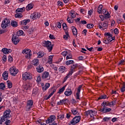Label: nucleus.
Returning a JSON list of instances; mask_svg holds the SVG:
<instances>
[{"mask_svg":"<svg viewBox=\"0 0 125 125\" xmlns=\"http://www.w3.org/2000/svg\"><path fill=\"white\" fill-rule=\"evenodd\" d=\"M33 79V75L29 72H25L22 73V80L23 81H29Z\"/></svg>","mask_w":125,"mask_h":125,"instance_id":"f257e3e1","label":"nucleus"},{"mask_svg":"<svg viewBox=\"0 0 125 125\" xmlns=\"http://www.w3.org/2000/svg\"><path fill=\"white\" fill-rule=\"evenodd\" d=\"M81 117L80 116H75L73 119L69 122V125H75L78 123H80Z\"/></svg>","mask_w":125,"mask_h":125,"instance_id":"f03ea898","label":"nucleus"},{"mask_svg":"<svg viewBox=\"0 0 125 125\" xmlns=\"http://www.w3.org/2000/svg\"><path fill=\"white\" fill-rule=\"evenodd\" d=\"M43 46L46 47L47 49L49 52L52 50V44H51V42L49 41H45L44 42H43Z\"/></svg>","mask_w":125,"mask_h":125,"instance_id":"7ed1b4c3","label":"nucleus"},{"mask_svg":"<svg viewBox=\"0 0 125 125\" xmlns=\"http://www.w3.org/2000/svg\"><path fill=\"white\" fill-rule=\"evenodd\" d=\"M10 25V20L5 18L2 22L1 27L2 29H5V28L8 27Z\"/></svg>","mask_w":125,"mask_h":125,"instance_id":"20e7f679","label":"nucleus"},{"mask_svg":"<svg viewBox=\"0 0 125 125\" xmlns=\"http://www.w3.org/2000/svg\"><path fill=\"white\" fill-rule=\"evenodd\" d=\"M10 113H11V111H10V109H7L4 112L3 115L2 117L5 121H7L8 119H10V117H11Z\"/></svg>","mask_w":125,"mask_h":125,"instance_id":"39448f33","label":"nucleus"},{"mask_svg":"<svg viewBox=\"0 0 125 125\" xmlns=\"http://www.w3.org/2000/svg\"><path fill=\"white\" fill-rule=\"evenodd\" d=\"M10 73L12 76L15 77L19 71L15 66H12L10 68Z\"/></svg>","mask_w":125,"mask_h":125,"instance_id":"423d86ee","label":"nucleus"},{"mask_svg":"<svg viewBox=\"0 0 125 125\" xmlns=\"http://www.w3.org/2000/svg\"><path fill=\"white\" fill-rule=\"evenodd\" d=\"M98 27L101 30H105L108 28V22L105 21L103 23H98Z\"/></svg>","mask_w":125,"mask_h":125,"instance_id":"0eeeda50","label":"nucleus"},{"mask_svg":"<svg viewBox=\"0 0 125 125\" xmlns=\"http://www.w3.org/2000/svg\"><path fill=\"white\" fill-rule=\"evenodd\" d=\"M20 41V40H19L18 35H16L15 34L13 35V36L12 37V42L14 44H17Z\"/></svg>","mask_w":125,"mask_h":125,"instance_id":"6e6552de","label":"nucleus"},{"mask_svg":"<svg viewBox=\"0 0 125 125\" xmlns=\"http://www.w3.org/2000/svg\"><path fill=\"white\" fill-rule=\"evenodd\" d=\"M56 117L54 115H51L49 117L47 120L46 121V124H50L54 122V120H56Z\"/></svg>","mask_w":125,"mask_h":125,"instance_id":"1a4fd4ad","label":"nucleus"},{"mask_svg":"<svg viewBox=\"0 0 125 125\" xmlns=\"http://www.w3.org/2000/svg\"><path fill=\"white\" fill-rule=\"evenodd\" d=\"M30 17L33 20H36V19L40 18V13L34 12L31 15Z\"/></svg>","mask_w":125,"mask_h":125,"instance_id":"9d476101","label":"nucleus"},{"mask_svg":"<svg viewBox=\"0 0 125 125\" xmlns=\"http://www.w3.org/2000/svg\"><path fill=\"white\" fill-rule=\"evenodd\" d=\"M105 36H106L107 40L108 42H112L115 40V37L112 36V34H110L109 33H105Z\"/></svg>","mask_w":125,"mask_h":125,"instance_id":"9b49d317","label":"nucleus"},{"mask_svg":"<svg viewBox=\"0 0 125 125\" xmlns=\"http://www.w3.org/2000/svg\"><path fill=\"white\" fill-rule=\"evenodd\" d=\"M82 87H83V86L80 85L77 88V92L76 93V99L77 100H80V94L81 93V89H82Z\"/></svg>","mask_w":125,"mask_h":125,"instance_id":"f8f14e48","label":"nucleus"},{"mask_svg":"<svg viewBox=\"0 0 125 125\" xmlns=\"http://www.w3.org/2000/svg\"><path fill=\"white\" fill-rule=\"evenodd\" d=\"M33 103H34L32 100H29L27 101V104L26 105V109L27 110H30V109L32 108Z\"/></svg>","mask_w":125,"mask_h":125,"instance_id":"ddd939ff","label":"nucleus"},{"mask_svg":"<svg viewBox=\"0 0 125 125\" xmlns=\"http://www.w3.org/2000/svg\"><path fill=\"white\" fill-rule=\"evenodd\" d=\"M32 84L31 83H27L26 84L23 86L24 90H29L32 87Z\"/></svg>","mask_w":125,"mask_h":125,"instance_id":"4468645a","label":"nucleus"},{"mask_svg":"<svg viewBox=\"0 0 125 125\" xmlns=\"http://www.w3.org/2000/svg\"><path fill=\"white\" fill-rule=\"evenodd\" d=\"M71 29L72 31L73 35L77 38L78 37V30H77V28L74 26H72Z\"/></svg>","mask_w":125,"mask_h":125,"instance_id":"2eb2a0df","label":"nucleus"},{"mask_svg":"<svg viewBox=\"0 0 125 125\" xmlns=\"http://www.w3.org/2000/svg\"><path fill=\"white\" fill-rule=\"evenodd\" d=\"M64 95L65 96H70L72 95V89L70 87L66 89L65 91L64 92Z\"/></svg>","mask_w":125,"mask_h":125,"instance_id":"dca6fc26","label":"nucleus"},{"mask_svg":"<svg viewBox=\"0 0 125 125\" xmlns=\"http://www.w3.org/2000/svg\"><path fill=\"white\" fill-rule=\"evenodd\" d=\"M12 50L10 49H8L6 48H3L2 49V52L4 53V54H9V53H11Z\"/></svg>","mask_w":125,"mask_h":125,"instance_id":"f3484780","label":"nucleus"},{"mask_svg":"<svg viewBox=\"0 0 125 125\" xmlns=\"http://www.w3.org/2000/svg\"><path fill=\"white\" fill-rule=\"evenodd\" d=\"M2 77L4 81H7L8 79V71H4L2 74Z\"/></svg>","mask_w":125,"mask_h":125,"instance_id":"a211bd4d","label":"nucleus"},{"mask_svg":"<svg viewBox=\"0 0 125 125\" xmlns=\"http://www.w3.org/2000/svg\"><path fill=\"white\" fill-rule=\"evenodd\" d=\"M112 110V109L108 107H103L101 111L102 112V113H109V112H111Z\"/></svg>","mask_w":125,"mask_h":125,"instance_id":"6ab92c4d","label":"nucleus"},{"mask_svg":"<svg viewBox=\"0 0 125 125\" xmlns=\"http://www.w3.org/2000/svg\"><path fill=\"white\" fill-rule=\"evenodd\" d=\"M73 73L74 71L73 69H70V71L68 72V74H67L66 76L64 78V82H66V80H68V78H70Z\"/></svg>","mask_w":125,"mask_h":125,"instance_id":"aec40b11","label":"nucleus"},{"mask_svg":"<svg viewBox=\"0 0 125 125\" xmlns=\"http://www.w3.org/2000/svg\"><path fill=\"white\" fill-rule=\"evenodd\" d=\"M30 22V20L27 19V20H24L23 21H21L20 22V24L21 26H24L25 25H27L28 23Z\"/></svg>","mask_w":125,"mask_h":125,"instance_id":"412c9836","label":"nucleus"},{"mask_svg":"<svg viewBox=\"0 0 125 125\" xmlns=\"http://www.w3.org/2000/svg\"><path fill=\"white\" fill-rule=\"evenodd\" d=\"M69 15H70V17L72 19H74V18H76L77 13L74 11H71L69 13Z\"/></svg>","mask_w":125,"mask_h":125,"instance_id":"4be33fe9","label":"nucleus"},{"mask_svg":"<svg viewBox=\"0 0 125 125\" xmlns=\"http://www.w3.org/2000/svg\"><path fill=\"white\" fill-rule=\"evenodd\" d=\"M36 71L38 73H42L43 72V67L42 65H39L36 68Z\"/></svg>","mask_w":125,"mask_h":125,"instance_id":"5701e85b","label":"nucleus"},{"mask_svg":"<svg viewBox=\"0 0 125 125\" xmlns=\"http://www.w3.org/2000/svg\"><path fill=\"white\" fill-rule=\"evenodd\" d=\"M49 77V72H44L42 74V79H47V78Z\"/></svg>","mask_w":125,"mask_h":125,"instance_id":"b1692460","label":"nucleus"},{"mask_svg":"<svg viewBox=\"0 0 125 125\" xmlns=\"http://www.w3.org/2000/svg\"><path fill=\"white\" fill-rule=\"evenodd\" d=\"M49 86H50V84L49 83H46L45 86H42V89L43 91L44 92L47 89H48Z\"/></svg>","mask_w":125,"mask_h":125,"instance_id":"393cba45","label":"nucleus"},{"mask_svg":"<svg viewBox=\"0 0 125 125\" xmlns=\"http://www.w3.org/2000/svg\"><path fill=\"white\" fill-rule=\"evenodd\" d=\"M71 111L73 115H79V111H78V109L72 108Z\"/></svg>","mask_w":125,"mask_h":125,"instance_id":"a878e982","label":"nucleus"},{"mask_svg":"<svg viewBox=\"0 0 125 125\" xmlns=\"http://www.w3.org/2000/svg\"><path fill=\"white\" fill-rule=\"evenodd\" d=\"M66 67L64 66H60L59 68V71L61 73H64V72L66 71Z\"/></svg>","mask_w":125,"mask_h":125,"instance_id":"bb28decb","label":"nucleus"},{"mask_svg":"<svg viewBox=\"0 0 125 125\" xmlns=\"http://www.w3.org/2000/svg\"><path fill=\"white\" fill-rule=\"evenodd\" d=\"M39 63V59H34L32 62V65H34V66H38Z\"/></svg>","mask_w":125,"mask_h":125,"instance_id":"cd10ccee","label":"nucleus"},{"mask_svg":"<svg viewBox=\"0 0 125 125\" xmlns=\"http://www.w3.org/2000/svg\"><path fill=\"white\" fill-rule=\"evenodd\" d=\"M33 6H34V4L33 3L28 4L26 7V10H27V11H29V10H31V9L33 8Z\"/></svg>","mask_w":125,"mask_h":125,"instance_id":"c85d7f7f","label":"nucleus"},{"mask_svg":"<svg viewBox=\"0 0 125 125\" xmlns=\"http://www.w3.org/2000/svg\"><path fill=\"white\" fill-rule=\"evenodd\" d=\"M65 88H66V85L63 86L62 88L60 89L58 92V94H61L64 92V90H65Z\"/></svg>","mask_w":125,"mask_h":125,"instance_id":"c756f323","label":"nucleus"},{"mask_svg":"<svg viewBox=\"0 0 125 125\" xmlns=\"http://www.w3.org/2000/svg\"><path fill=\"white\" fill-rule=\"evenodd\" d=\"M53 56H54V55H50L48 57V63L49 64H52V61H53Z\"/></svg>","mask_w":125,"mask_h":125,"instance_id":"7c9ffc66","label":"nucleus"},{"mask_svg":"<svg viewBox=\"0 0 125 125\" xmlns=\"http://www.w3.org/2000/svg\"><path fill=\"white\" fill-rule=\"evenodd\" d=\"M96 113L97 112L95 111L90 110V117L93 118L96 115Z\"/></svg>","mask_w":125,"mask_h":125,"instance_id":"2f4dec72","label":"nucleus"},{"mask_svg":"<svg viewBox=\"0 0 125 125\" xmlns=\"http://www.w3.org/2000/svg\"><path fill=\"white\" fill-rule=\"evenodd\" d=\"M30 52H32V51L30 49H25L22 51V53L23 54H27L30 53Z\"/></svg>","mask_w":125,"mask_h":125,"instance_id":"473e14b6","label":"nucleus"},{"mask_svg":"<svg viewBox=\"0 0 125 125\" xmlns=\"http://www.w3.org/2000/svg\"><path fill=\"white\" fill-rule=\"evenodd\" d=\"M11 25L12 27H17V26H18V23L16 21H13L11 22Z\"/></svg>","mask_w":125,"mask_h":125,"instance_id":"72a5a7b5","label":"nucleus"},{"mask_svg":"<svg viewBox=\"0 0 125 125\" xmlns=\"http://www.w3.org/2000/svg\"><path fill=\"white\" fill-rule=\"evenodd\" d=\"M38 58H42L44 56V53L42 52H39L37 53Z\"/></svg>","mask_w":125,"mask_h":125,"instance_id":"f704fd0d","label":"nucleus"},{"mask_svg":"<svg viewBox=\"0 0 125 125\" xmlns=\"http://www.w3.org/2000/svg\"><path fill=\"white\" fill-rule=\"evenodd\" d=\"M102 106H103V107L109 106V102L104 101L102 104Z\"/></svg>","mask_w":125,"mask_h":125,"instance_id":"c9c22d12","label":"nucleus"},{"mask_svg":"<svg viewBox=\"0 0 125 125\" xmlns=\"http://www.w3.org/2000/svg\"><path fill=\"white\" fill-rule=\"evenodd\" d=\"M66 99L61 100L57 103L58 105H63L66 102Z\"/></svg>","mask_w":125,"mask_h":125,"instance_id":"e433bc0d","label":"nucleus"},{"mask_svg":"<svg viewBox=\"0 0 125 125\" xmlns=\"http://www.w3.org/2000/svg\"><path fill=\"white\" fill-rule=\"evenodd\" d=\"M103 8V5H99L98 8V10L97 12L98 13L100 14L101 12H102V9Z\"/></svg>","mask_w":125,"mask_h":125,"instance_id":"4c0bfd02","label":"nucleus"},{"mask_svg":"<svg viewBox=\"0 0 125 125\" xmlns=\"http://www.w3.org/2000/svg\"><path fill=\"white\" fill-rule=\"evenodd\" d=\"M70 36H69V32H65V35H63V39L64 40H65V41H67L68 39L69 38Z\"/></svg>","mask_w":125,"mask_h":125,"instance_id":"58836bf2","label":"nucleus"},{"mask_svg":"<svg viewBox=\"0 0 125 125\" xmlns=\"http://www.w3.org/2000/svg\"><path fill=\"white\" fill-rule=\"evenodd\" d=\"M7 84L8 88H11V87H12V82H11V81H7Z\"/></svg>","mask_w":125,"mask_h":125,"instance_id":"ea45409f","label":"nucleus"},{"mask_svg":"<svg viewBox=\"0 0 125 125\" xmlns=\"http://www.w3.org/2000/svg\"><path fill=\"white\" fill-rule=\"evenodd\" d=\"M33 94H34L35 95H37L38 93H39V88H35L33 89L32 92Z\"/></svg>","mask_w":125,"mask_h":125,"instance_id":"a19ab883","label":"nucleus"},{"mask_svg":"<svg viewBox=\"0 0 125 125\" xmlns=\"http://www.w3.org/2000/svg\"><path fill=\"white\" fill-rule=\"evenodd\" d=\"M24 34V32L22 30H19L16 33V34H15L16 36H18V37H19V36H22Z\"/></svg>","mask_w":125,"mask_h":125,"instance_id":"79ce46f5","label":"nucleus"},{"mask_svg":"<svg viewBox=\"0 0 125 125\" xmlns=\"http://www.w3.org/2000/svg\"><path fill=\"white\" fill-rule=\"evenodd\" d=\"M67 21L69 24H72V23H74V19L72 18H67Z\"/></svg>","mask_w":125,"mask_h":125,"instance_id":"37998d69","label":"nucleus"},{"mask_svg":"<svg viewBox=\"0 0 125 125\" xmlns=\"http://www.w3.org/2000/svg\"><path fill=\"white\" fill-rule=\"evenodd\" d=\"M24 11H25V7L18 8L16 10V13H17V12H23Z\"/></svg>","mask_w":125,"mask_h":125,"instance_id":"c03bdc74","label":"nucleus"},{"mask_svg":"<svg viewBox=\"0 0 125 125\" xmlns=\"http://www.w3.org/2000/svg\"><path fill=\"white\" fill-rule=\"evenodd\" d=\"M15 17H16V18H22L23 15L21 13H17L15 15Z\"/></svg>","mask_w":125,"mask_h":125,"instance_id":"a18cd8bd","label":"nucleus"},{"mask_svg":"<svg viewBox=\"0 0 125 125\" xmlns=\"http://www.w3.org/2000/svg\"><path fill=\"white\" fill-rule=\"evenodd\" d=\"M65 64L67 66H69V65H71V64H74V61L73 60L67 61L66 62Z\"/></svg>","mask_w":125,"mask_h":125,"instance_id":"49530a36","label":"nucleus"},{"mask_svg":"<svg viewBox=\"0 0 125 125\" xmlns=\"http://www.w3.org/2000/svg\"><path fill=\"white\" fill-rule=\"evenodd\" d=\"M104 18L105 19H109V18L111 17V15H110L109 12H106V14H104Z\"/></svg>","mask_w":125,"mask_h":125,"instance_id":"de8ad7c7","label":"nucleus"},{"mask_svg":"<svg viewBox=\"0 0 125 125\" xmlns=\"http://www.w3.org/2000/svg\"><path fill=\"white\" fill-rule=\"evenodd\" d=\"M32 57V52L28 53L27 55H25V58L27 59H30Z\"/></svg>","mask_w":125,"mask_h":125,"instance_id":"09e8293b","label":"nucleus"},{"mask_svg":"<svg viewBox=\"0 0 125 125\" xmlns=\"http://www.w3.org/2000/svg\"><path fill=\"white\" fill-rule=\"evenodd\" d=\"M107 97V95H105V94H104V95H101L98 99L99 100H100V99H106V98Z\"/></svg>","mask_w":125,"mask_h":125,"instance_id":"8fccbe9b","label":"nucleus"},{"mask_svg":"<svg viewBox=\"0 0 125 125\" xmlns=\"http://www.w3.org/2000/svg\"><path fill=\"white\" fill-rule=\"evenodd\" d=\"M108 104H109V107H113V106H115V104H116V102L114 101L111 102H108Z\"/></svg>","mask_w":125,"mask_h":125,"instance_id":"3c124183","label":"nucleus"},{"mask_svg":"<svg viewBox=\"0 0 125 125\" xmlns=\"http://www.w3.org/2000/svg\"><path fill=\"white\" fill-rule=\"evenodd\" d=\"M94 27V25L92 23H89L87 25V28L88 29H91L92 28H93Z\"/></svg>","mask_w":125,"mask_h":125,"instance_id":"603ef678","label":"nucleus"},{"mask_svg":"<svg viewBox=\"0 0 125 125\" xmlns=\"http://www.w3.org/2000/svg\"><path fill=\"white\" fill-rule=\"evenodd\" d=\"M78 67V64H75L71 65V67L70 70H72V71H74L75 68H77Z\"/></svg>","mask_w":125,"mask_h":125,"instance_id":"864d4df0","label":"nucleus"},{"mask_svg":"<svg viewBox=\"0 0 125 125\" xmlns=\"http://www.w3.org/2000/svg\"><path fill=\"white\" fill-rule=\"evenodd\" d=\"M5 87V84L4 83H0V89H4Z\"/></svg>","mask_w":125,"mask_h":125,"instance_id":"5fc2aeb1","label":"nucleus"},{"mask_svg":"<svg viewBox=\"0 0 125 125\" xmlns=\"http://www.w3.org/2000/svg\"><path fill=\"white\" fill-rule=\"evenodd\" d=\"M111 120V118L110 117H104L103 118L104 122H109Z\"/></svg>","mask_w":125,"mask_h":125,"instance_id":"6e6d98bb","label":"nucleus"},{"mask_svg":"<svg viewBox=\"0 0 125 125\" xmlns=\"http://www.w3.org/2000/svg\"><path fill=\"white\" fill-rule=\"evenodd\" d=\"M3 122H5V120L2 116L1 117H0V125H2V123H3Z\"/></svg>","mask_w":125,"mask_h":125,"instance_id":"4d7b16f0","label":"nucleus"},{"mask_svg":"<svg viewBox=\"0 0 125 125\" xmlns=\"http://www.w3.org/2000/svg\"><path fill=\"white\" fill-rule=\"evenodd\" d=\"M73 58V56H72V54H67L66 56V60H68V59H72Z\"/></svg>","mask_w":125,"mask_h":125,"instance_id":"13d9d810","label":"nucleus"},{"mask_svg":"<svg viewBox=\"0 0 125 125\" xmlns=\"http://www.w3.org/2000/svg\"><path fill=\"white\" fill-rule=\"evenodd\" d=\"M121 92H125V83H123V86L121 88Z\"/></svg>","mask_w":125,"mask_h":125,"instance_id":"bf43d9fd","label":"nucleus"},{"mask_svg":"<svg viewBox=\"0 0 125 125\" xmlns=\"http://www.w3.org/2000/svg\"><path fill=\"white\" fill-rule=\"evenodd\" d=\"M63 118H64L63 114H61L58 116V119H59L60 120H63Z\"/></svg>","mask_w":125,"mask_h":125,"instance_id":"052dcab7","label":"nucleus"},{"mask_svg":"<svg viewBox=\"0 0 125 125\" xmlns=\"http://www.w3.org/2000/svg\"><path fill=\"white\" fill-rule=\"evenodd\" d=\"M62 27H63V30H67V24H66V23H63L62 24Z\"/></svg>","mask_w":125,"mask_h":125,"instance_id":"680f3d73","label":"nucleus"},{"mask_svg":"<svg viewBox=\"0 0 125 125\" xmlns=\"http://www.w3.org/2000/svg\"><path fill=\"white\" fill-rule=\"evenodd\" d=\"M62 55H63V56L65 57V56H67V55H68V52L67 51H63L62 53Z\"/></svg>","mask_w":125,"mask_h":125,"instance_id":"e2e57ef3","label":"nucleus"},{"mask_svg":"<svg viewBox=\"0 0 125 125\" xmlns=\"http://www.w3.org/2000/svg\"><path fill=\"white\" fill-rule=\"evenodd\" d=\"M8 61L10 62H12V61H13V58H12V57L11 56H9L8 57Z\"/></svg>","mask_w":125,"mask_h":125,"instance_id":"0e129e2a","label":"nucleus"},{"mask_svg":"<svg viewBox=\"0 0 125 125\" xmlns=\"http://www.w3.org/2000/svg\"><path fill=\"white\" fill-rule=\"evenodd\" d=\"M88 50H89V51H95V48H88Z\"/></svg>","mask_w":125,"mask_h":125,"instance_id":"69168bd1","label":"nucleus"},{"mask_svg":"<svg viewBox=\"0 0 125 125\" xmlns=\"http://www.w3.org/2000/svg\"><path fill=\"white\" fill-rule=\"evenodd\" d=\"M58 5H59V6H60V5L62 6V5H63V2L61 1H58Z\"/></svg>","mask_w":125,"mask_h":125,"instance_id":"338daca9","label":"nucleus"},{"mask_svg":"<svg viewBox=\"0 0 125 125\" xmlns=\"http://www.w3.org/2000/svg\"><path fill=\"white\" fill-rule=\"evenodd\" d=\"M10 123H11L10 120H6V122H5V125H9Z\"/></svg>","mask_w":125,"mask_h":125,"instance_id":"774afa93","label":"nucleus"}]
</instances>
